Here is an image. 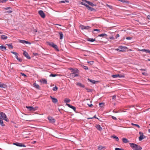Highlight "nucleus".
I'll return each instance as SVG.
<instances>
[{"mask_svg": "<svg viewBox=\"0 0 150 150\" xmlns=\"http://www.w3.org/2000/svg\"><path fill=\"white\" fill-rule=\"evenodd\" d=\"M139 134L140 135V136H142V134H143V132H139Z\"/></svg>", "mask_w": 150, "mask_h": 150, "instance_id": "obj_63", "label": "nucleus"}, {"mask_svg": "<svg viewBox=\"0 0 150 150\" xmlns=\"http://www.w3.org/2000/svg\"><path fill=\"white\" fill-rule=\"evenodd\" d=\"M21 75L23 76H24V77H26L27 76L25 74H24L23 73H21Z\"/></svg>", "mask_w": 150, "mask_h": 150, "instance_id": "obj_59", "label": "nucleus"}, {"mask_svg": "<svg viewBox=\"0 0 150 150\" xmlns=\"http://www.w3.org/2000/svg\"><path fill=\"white\" fill-rule=\"evenodd\" d=\"M70 101V100L67 98H65L64 100V102L66 103H69Z\"/></svg>", "mask_w": 150, "mask_h": 150, "instance_id": "obj_27", "label": "nucleus"}, {"mask_svg": "<svg viewBox=\"0 0 150 150\" xmlns=\"http://www.w3.org/2000/svg\"><path fill=\"white\" fill-rule=\"evenodd\" d=\"M0 117L4 120L6 121H8V120L7 119L6 114L2 112H0Z\"/></svg>", "mask_w": 150, "mask_h": 150, "instance_id": "obj_3", "label": "nucleus"}, {"mask_svg": "<svg viewBox=\"0 0 150 150\" xmlns=\"http://www.w3.org/2000/svg\"><path fill=\"white\" fill-rule=\"evenodd\" d=\"M119 1H120L121 2H123V3H128L129 2L127 1H126L125 0H118Z\"/></svg>", "mask_w": 150, "mask_h": 150, "instance_id": "obj_40", "label": "nucleus"}, {"mask_svg": "<svg viewBox=\"0 0 150 150\" xmlns=\"http://www.w3.org/2000/svg\"><path fill=\"white\" fill-rule=\"evenodd\" d=\"M93 118H96L98 120H99V119H98V118L97 117H96V115H95L93 117H89L87 118L88 119H92Z\"/></svg>", "mask_w": 150, "mask_h": 150, "instance_id": "obj_33", "label": "nucleus"}, {"mask_svg": "<svg viewBox=\"0 0 150 150\" xmlns=\"http://www.w3.org/2000/svg\"><path fill=\"white\" fill-rule=\"evenodd\" d=\"M23 54L28 59H31L30 57L29 56L27 52H26V51H24Z\"/></svg>", "mask_w": 150, "mask_h": 150, "instance_id": "obj_12", "label": "nucleus"}, {"mask_svg": "<svg viewBox=\"0 0 150 150\" xmlns=\"http://www.w3.org/2000/svg\"><path fill=\"white\" fill-rule=\"evenodd\" d=\"M111 40H114L115 39V38L113 36L110 37L109 38Z\"/></svg>", "mask_w": 150, "mask_h": 150, "instance_id": "obj_55", "label": "nucleus"}, {"mask_svg": "<svg viewBox=\"0 0 150 150\" xmlns=\"http://www.w3.org/2000/svg\"><path fill=\"white\" fill-rule=\"evenodd\" d=\"M147 50L145 49H143L142 50H139V51H141L143 52H144L146 53H147Z\"/></svg>", "mask_w": 150, "mask_h": 150, "instance_id": "obj_42", "label": "nucleus"}, {"mask_svg": "<svg viewBox=\"0 0 150 150\" xmlns=\"http://www.w3.org/2000/svg\"><path fill=\"white\" fill-rule=\"evenodd\" d=\"M6 86L5 84L0 83V87L1 88H5Z\"/></svg>", "mask_w": 150, "mask_h": 150, "instance_id": "obj_29", "label": "nucleus"}, {"mask_svg": "<svg viewBox=\"0 0 150 150\" xmlns=\"http://www.w3.org/2000/svg\"><path fill=\"white\" fill-rule=\"evenodd\" d=\"M98 36L99 37H107V35L105 33H102V34L99 35H98Z\"/></svg>", "mask_w": 150, "mask_h": 150, "instance_id": "obj_30", "label": "nucleus"}, {"mask_svg": "<svg viewBox=\"0 0 150 150\" xmlns=\"http://www.w3.org/2000/svg\"><path fill=\"white\" fill-rule=\"evenodd\" d=\"M76 85L77 86L82 88H84L85 86L84 85L82 84L81 83L77 82L76 83Z\"/></svg>", "mask_w": 150, "mask_h": 150, "instance_id": "obj_17", "label": "nucleus"}, {"mask_svg": "<svg viewBox=\"0 0 150 150\" xmlns=\"http://www.w3.org/2000/svg\"><path fill=\"white\" fill-rule=\"evenodd\" d=\"M93 31H99V32L100 31V30L98 29H94Z\"/></svg>", "mask_w": 150, "mask_h": 150, "instance_id": "obj_56", "label": "nucleus"}, {"mask_svg": "<svg viewBox=\"0 0 150 150\" xmlns=\"http://www.w3.org/2000/svg\"><path fill=\"white\" fill-rule=\"evenodd\" d=\"M84 88L88 92H90L92 91L93 89L88 88L86 87H85Z\"/></svg>", "mask_w": 150, "mask_h": 150, "instance_id": "obj_31", "label": "nucleus"}, {"mask_svg": "<svg viewBox=\"0 0 150 150\" xmlns=\"http://www.w3.org/2000/svg\"><path fill=\"white\" fill-rule=\"evenodd\" d=\"M59 34L60 36V39H62L63 38V34L61 32H59Z\"/></svg>", "mask_w": 150, "mask_h": 150, "instance_id": "obj_32", "label": "nucleus"}, {"mask_svg": "<svg viewBox=\"0 0 150 150\" xmlns=\"http://www.w3.org/2000/svg\"><path fill=\"white\" fill-rule=\"evenodd\" d=\"M26 108L27 109H28L29 110L31 111H35L38 108V107H35V108H33L32 106H26Z\"/></svg>", "mask_w": 150, "mask_h": 150, "instance_id": "obj_8", "label": "nucleus"}, {"mask_svg": "<svg viewBox=\"0 0 150 150\" xmlns=\"http://www.w3.org/2000/svg\"><path fill=\"white\" fill-rule=\"evenodd\" d=\"M88 63L92 65L94 63V61H88Z\"/></svg>", "mask_w": 150, "mask_h": 150, "instance_id": "obj_45", "label": "nucleus"}, {"mask_svg": "<svg viewBox=\"0 0 150 150\" xmlns=\"http://www.w3.org/2000/svg\"><path fill=\"white\" fill-rule=\"evenodd\" d=\"M106 6L107 7H108L110 8L111 9H112V6H111L109 5L108 4L106 5Z\"/></svg>", "mask_w": 150, "mask_h": 150, "instance_id": "obj_46", "label": "nucleus"}, {"mask_svg": "<svg viewBox=\"0 0 150 150\" xmlns=\"http://www.w3.org/2000/svg\"><path fill=\"white\" fill-rule=\"evenodd\" d=\"M82 67L85 70L88 69V67L87 66L82 65Z\"/></svg>", "mask_w": 150, "mask_h": 150, "instance_id": "obj_44", "label": "nucleus"}, {"mask_svg": "<svg viewBox=\"0 0 150 150\" xmlns=\"http://www.w3.org/2000/svg\"><path fill=\"white\" fill-rule=\"evenodd\" d=\"M147 18L148 19H150V15L147 16Z\"/></svg>", "mask_w": 150, "mask_h": 150, "instance_id": "obj_64", "label": "nucleus"}, {"mask_svg": "<svg viewBox=\"0 0 150 150\" xmlns=\"http://www.w3.org/2000/svg\"><path fill=\"white\" fill-rule=\"evenodd\" d=\"M115 150H125L122 148H116L115 149Z\"/></svg>", "mask_w": 150, "mask_h": 150, "instance_id": "obj_47", "label": "nucleus"}, {"mask_svg": "<svg viewBox=\"0 0 150 150\" xmlns=\"http://www.w3.org/2000/svg\"><path fill=\"white\" fill-rule=\"evenodd\" d=\"M48 44L50 46H51L53 48H54L57 51H59V50L57 45L52 42H48Z\"/></svg>", "mask_w": 150, "mask_h": 150, "instance_id": "obj_4", "label": "nucleus"}, {"mask_svg": "<svg viewBox=\"0 0 150 150\" xmlns=\"http://www.w3.org/2000/svg\"><path fill=\"white\" fill-rule=\"evenodd\" d=\"M71 71V73L70 74V76L72 78L77 77L79 76V71L77 68L70 67L68 69Z\"/></svg>", "mask_w": 150, "mask_h": 150, "instance_id": "obj_1", "label": "nucleus"}, {"mask_svg": "<svg viewBox=\"0 0 150 150\" xmlns=\"http://www.w3.org/2000/svg\"><path fill=\"white\" fill-rule=\"evenodd\" d=\"M57 89L58 88L56 86L53 87L52 88V90L54 91H57Z\"/></svg>", "mask_w": 150, "mask_h": 150, "instance_id": "obj_38", "label": "nucleus"}, {"mask_svg": "<svg viewBox=\"0 0 150 150\" xmlns=\"http://www.w3.org/2000/svg\"><path fill=\"white\" fill-rule=\"evenodd\" d=\"M112 118L114 120H116L117 119V118L116 117H114L113 116H112Z\"/></svg>", "mask_w": 150, "mask_h": 150, "instance_id": "obj_57", "label": "nucleus"}, {"mask_svg": "<svg viewBox=\"0 0 150 150\" xmlns=\"http://www.w3.org/2000/svg\"><path fill=\"white\" fill-rule=\"evenodd\" d=\"M0 49L1 50L3 51L4 50H6V47L5 46H4L3 45H1L0 46Z\"/></svg>", "mask_w": 150, "mask_h": 150, "instance_id": "obj_26", "label": "nucleus"}, {"mask_svg": "<svg viewBox=\"0 0 150 150\" xmlns=\"http://www.w3.org/2000/svg\"><path fill=\"white\" fill-rule=\"evenodd\" d=\"M17 59L20 62H21L22 61V59L19 58Z\"/></svg>", "mask_w": 150, "mask_h": 150, "instance_id": "obj_58", "label": "nucleus"}, {"mask_svg": "<svg viewBox=\"0 0 150 150\" xmlns=\"http://www.w3.org/2000/svg\"><path fill=\"white\" fill-rule=\"evenodd\" d=\"M38 13L40 16L43 18H44L45 17V15L43 11L42 10H40L38 11Z\"/></svg>", "mask_w": 150, "mask_h": 150, "instance_id": "obj_9", "label": "nucleus"}, {"mask_svg": "<svg viewBox=\"0 0 150 150\" xmlns=\"http://www.w3.org/2000/svg\"><path fill=\"white\" fill-rule=\"evenodd\" d=\"M103 147L101 146H98V149L99 150H102L103 148Z\"/></svg>", "mask_w": 150, "mask_h": 150, "instance_id": "obj_43", "label": "nucleus"}, {"mask_svg": "<svg viewBox=\"0 0 150 150\" xmlns=\"http://www.w3.org/2000/svg\"><path fill=\"white\" fill-rule=\"evenodd\" d=\"M47 119L50 123L54 124L55 122V119L51 116H49L47 117Z\"/></svg>", "mask_w": 150, "mask_h": 150, "instance_id": "obj_5", "label": "nucleus"}, {"mask_svg": "<svg viewBox=\"0 0 150 150\" xmlns=\"http://www.w3.org/2000/svg\"><path fill=\"white\" fill-rule=\"evenodd\" d=\"M111 137L113 138L114 139H116V141L117 142H118L119 140V139L115 135H113Z\"/></svg>", "mask_w": 150, "mask_h": 150, "instance_id": "obj_23", "label": "nucleus"}, {"mask_svg": "<svg viewBox=\"0 0 150 150\" xmlns=\"http://www.w3.org/2000/svg\"><path fill=\"white\" fill-rule=\"evenodd\" d=\"M6 45L8 46V47L9 48H11V49L13 48V47L12 45V44H7Z\"/></svg>", "mask_w": 150, "mask_h": 150, "instance_id": "obj_35", "label": "nucleus"}, {"mask_svg": "<svg viewBox=\"0 0 150 150\" xmlns=\"http://www.w3.org/2000/svg\"><path fill=\"white\" fill-rule=\"evenodd\" d=\"M116 96L115 95H114L113 96H112V98L113 99H115L116 98Z\"/></svg>", "mask_w": 150, "mask_h": 150, "instance_id": "obj_61", "label": "nucleus"}, {"mask_svg": "<svg viewBox=\"0 0 150 150\" xmlns=\"http://www.w3.org/2000/svg\"><path fill=\"white\" fill-rule=\"evenodd\" d=\"M88 106H89V107H92V106H93V105L92 104H91L90 105H89V104H88Z\"/></svg>", "mask_w": 150, "mask_h": 150, "instance_id": "obj_62", "label": "nucleus"}, {"mask_svg": "<svg viewBox=\"0 0 150 150\" xmlns=\"http://www.w3.org/2000/svg\"><path fill=\"white\" fill-rule=\"evenodd\" d=\"M88 79L89 81H90V82H91L93 84L96 83V82H98V81H95L93 80H91L89 79Z\"/></svg>", "mask_w": 150, "mask_h": 150, "instance_id": "obj_28", "label": "nucleus"}, {"mask_svg": "<svg viewBox=\"0 0 150 150\" xmlns=\"http://www.w3.org/2000/svg\"><path fill=\"white\" fill-rule=\"evenodd\" d=\"M67 106L69 108H71L73 109V110L74 111H75L76 110V108L75 107H74V106H73L71 105H70L69 104H67Z\"/></svg>", "mask_w": 150, "mask_h": 150, "instance_id": "obj_18", "label": "nucleus"}, {"mask_svg": "<svg viewBox=\"0 0 150 150\" xmlns=\"http://www.w3.org/2000/svg\"><path fill=\"white\" fill-rule=\"evenodd\" d=\"M12 12H13L11 10H9V11H6L5 12V13H11Z\"/></svg>", "mask_w": 150, "mask_h": 150, "instance_id": "obj_48", "label": "nucleus"}, {"mask_svg": "<svg viewBox=\"0 0 150 150\" xmlns=\"http://www.w3.org/2000/svg\"><path fill=\"white\" fill-rule=\"evenodd\" d=\"M13 144L16 145L17 146H23V147H25L26 146H25V145L23 144H22L21 143H14Z\"/></svg>", "mask_w": 150, "mask_h": 150, "instance_id": "obj_13", "label": "nucleus"}, {"mask_svg": "<svg viewBox=\"0 0 150 150\" xmlns=\"http://www.w3.org/2000/svg\"><path fill=\"white\" fill-rule=\"evenodd\" d=\"M113 78H117L118 77L119 78L124 77L125 76L124 75H120L119 74L113 75L112 76Z\"/></svg>", "mask_w": 150, "mask_h": 150, "instance_id": "obj_10", "label": "nucleus"}, {"mask_svg": "<svg viewBox=\"0 0 150 150\" xmlns=\"http://www.w3.org/2000/svg\"><path fill=\"white\" fill-rule=\"evenodd\" d=\"M90 10L91 11H96V9L94 8H93L92 7H91V8L90 9Z\"/></svg>", "mask_w": 150, "mask_h": 150, "instance_id": "obj_51", "label": "nucleus"}, {"mask_svg": "<svg viewBox=\"0 0 150 150\" xmlns=\"http://www.w3.org/2000/svg\"><path fill=\"white\" fill-rule=\"evenodd\" d=\"M80 4H81L82 5H84V6H85L87 8V9L88 10H90L91 7H90V6H89L87 4H86L83 3V2H80Z\"/></svg>", "mask_w": 150, "mask_h": 150, "instance_id": "obj_15", "label": "nucleus"}, {"mask_svg": "<svg viewBox=\"0 0 150 150\" xmlns=\"http://www.w3.org/2000/svg\"><path fill=\"white\" fill-rule=\"evenodd\" d=\"M96 128L99 131H101L102 130V128L100 127V126L99 125H96Z\"/></svg>", "mask_w": 150, "mask_h": 150, "instance_id": "obj_21", "label": "nucleus"}, {"mask_svg": "<svg viewBox=\"0 0 150 150\" xmlns=\"http://www.w3.org/2000/svg\"><path fill=\"white\" fill-rule=\"evenodd\" d=\"M131 125H132L138 127V128H139L140 127L137 124H134L133 123H132Z\"/></svg>", "mask_w": 150, "mask_h": 150, "instance_id": "obj_37", "label": "nucleus"}, {"mask_svg": "<svg viewBox=\"0 0 150 150\" xmlns=\"http://www.w3.org/2000/svg\"><path fill=\"white\" fill-rule=\"evenodd\" d=\"M25 43H26V44H31V43L28 41H25Z\"/></svg>", "mask_w": 150, "mask_h": 150, "instance_id": "obj_52", "label": "nucleus"}, {"mask_svg": "<svg viewBox=\"0 0 150 150\" xmlns=\"http://www.w3.org/2000/svg\"><path fill=\"white\" fill-rule=\"evenodd\" d=\"M132 39V38L131 37H127L126 38V39L127 40H131Z\"/></svg>", "mask_w": 150, "mask_h": 150, "instance_id": "obj_53", "label": "nucleus"}, {"mask_svg": "<svg viewBox=\"0 0 150 150\" xmlns=\"http://www.w3.org/2000/svg\"><path fill=\"white\" fill-rule=\"evenodd\" d=\"M25 40H20V42L22 43H25Z\"/></svg>", "mask_w": 150, "mask_h": 150, "instance_id": "obj_54", "label": "nucleus"}, {"mask_svg": "<svg viewBox=\"0 0 150 150\" xmlns=\"http://www.w3.org/2000/svg\"><path fill=\"white\" fill-rule=\"evenodd\" d=\"M82 1H85V2H86V3H87L89 5L92 6H96V4H93L92 3L89 1H88L86 0H82Z\"/></svg>", "mask_w": 150, "mask_h": 150, "instance_id": "obj_11", "label": "nucleus"}, {"mask_svg": "<svg viewBox=\"0 0 150 150\" xmlns=\"http://www.w3.org/2000/svg\"><path fill=\"white\" fill-rule=\"evenodd\" d=\"M40 82L41 83H43L44 84H47V80L44 79H42L40 80Z\"/></svg>", "mask_w": 150, "mask_h": 150, "instance_id": "obj_16", "label": "nucleus"}, {"mask_svg": "<svg viewBox=\"0 0 150 150\" xmlns=\"http://www.w3.org/2000/svg\"><path fill=\"white\" fill-rule=\"evenodd\" d=\"M0 125L2 126H5L4 124L3 123V122L2 120H0Z\"/></svg>", "mask_w": 150, "mask_h": 150, "instance_id": "obj_34", "label": "nucleus"}, {"mask_svg": "<svg viewBox=\"0 0 150 150\" xmlns=\"http://www.w3.org/2000/svg\"><path fill=\"white\" fill-rule=\"evenodd\" d=\"M8 37L5 35H2L1 36V38L3 40H6Z\"/></svg>", "mask_w": 150, "mask_h": 150, "instance_id": "obj_24", "label": "nucleus"}, {"mask_svg": "<svg viewBox=\"0 0 150 150\" xmlns=\"http://www.w3.org/2000/svg\"><path fill=\"white\" fill-rule=\"evenodd\" d=\"M146 138V136L144 134H142V136H140L139 137V141H142L143 139Z\"/></svg>", "mask_w": 150, "mask_h": 150, "instance_id": "obj_20", "label": "nucleus"}, {"mask_svg": "<svg viewBox=\"0 0 150 150\" xmlns=\"http://www.w3.org/2000/svg\"><path fill=\"white\" fill-rule=\"evenodd\" d=\"M122 141L124 143H127L129 142V141L128 139L125 138H123L122 139Z\"/></svg>", "mask_w": 150, "mask_h": 150, "instance_id": "obj_22", "label": "nucleus"}, {"mask_svg": "<svg viewBox=\"0 0 150 150\" xmlns=\"http://www.w3.org/2000/svg\"><path fill=\"white\" fill-rule=\"evenodd\" d=\"M11 52L12 53V54H15V55H18V53H17V52H13V51H11Z\"/></svg>", "mask_w": 150, "mask_h": 150, "instance_id": "obj_49", "label": "nucleus"}, {"mask_svg": "<svg viewBox=\"0 0 150 150\" xmlns=\"http://www.w3.org/2000/svg\"><path fill=\"white\" fill-rule=\"evenodd\" d=\"M99 105L100 107H103L104 106V103H99Z\"/></svg>", "mask_w": 150, "mask_h": 150, "instance_id": "obj_36", "label": "nucleus"}, {"mask_svg": "<svg viewBox=\"0 0 150 150\" xmlns=\"http://www.w3.org/2000/svg\"><path fill=\"white\" fill-rule=\"evenodd\" d=\"M33 85L34 87L40 90V87L38 84H36L35 83H33Z\"/></svg>", "mask_w": 150, "mask_h": 150, "instance_id": "obj_19", "label": "nucleus"}, {"mask_svg": "<svg viewBox=\"0 0 150 150\" xmlns=\"http://www.w3.org/2000/svg\"><path fill=\"white\" fill-rule=\"evenodd\" d=\"M130 146L134 150H141L142 148L139 146L133 143L129 144Z\"/></svg>", "mask_w": 150, "mask_h": 150, "instance_id": "obj_2", "label": "nucleus"}, {"mask_svg": "<svg viewBox=\"0 0 150 150\" xmlns=\"http://www.w3.org/2000/svg\"><path fill=\"white\" fill-rule=\"evenodd\" d=\"M66 2L68 3L69 1L67 0H64L60 1V3H65Z\"/></svg>", "mask_w": 150, "mask_h": 150, "instance_id": "obj_39", "label": "nucleus"}, {"mask_svg": "<svg viewBox=\"0 0 150 150\" xmlns=\"http://www.w3.org/2000/svg\"><path fill=\"white\" fill-rule=\"evenodd\" d=\"M50 98L52 100V101L54 103H56L58 102V100L56 98L53 97L52 96H50Z\"/></svg>", "mask_w": 150, "mask_h": 150, "instance_id": "obj_14", "label": "nucleus"}, {"mask_svg": "<svg viewBox=\"0 0 150 150\" xmlns=\"http://www.w3.org/2000/svg\"><path fill=\"white\" fill-rule=\"evenodd\" d=\"M87 40L89 42H93L95 41L96 40L95 39H93V38H88L87 39Z\"/></svg>", "mask_w": 150, "mask_h": 150, "instance_id": "obj_25", "label": "nucleus"}, {"mask_svg": "<svg viewBox=\"0 0 150 150\" xmlns=\"http://www.w3.org/2000/svg\"><path fill=\"white\" fill-rule=\"evenodd\" d=\"M128 48L126 47L119 46V48L117 49V50H119L120 51L123 52L127 49Z\"/></svg>", "mask_w": 150, "mask_h": 150, "instance_id": "obj_7", "label": "nucleus"}, {"mask_svg": "<svg viewBox=\"0 0 150 150\" xmlns=\"http://www.w3.org/2000/svg\"><path fill=\"white\" fill-rule=\"evenodd\" d=\"M120 36V35L119 34H117L115 36V39H117L118 37H119Z\"/></svg>", "mask_w": 150, "mask_h": 150, "instance_id": "obj_60", "label": "nucleus"}, {"mask_svg": "<svg viewBox=\"0 0 150 150\" xmlns=\"http://www.w3.org/2000/svg\"><path fill=\"white\" fill-rule=\"evenodd\" d=\"M57 74H51L50 75V76H52L53 77H54L56 76H57Z\"/></svg>", "mask_w": 150, "mask_h": 150, "instance_id": "obj_41", "label": "nucleus"}, {"mask_svg": "<svg viewBox=\"0 0 150 150\" xmlns=\"http://www.w3.org/2000/svg\"><path fill=\"white\" fill-rule=\"evenodd\" d=\"M4 9L6 10H7L9 9H11V8L10 7H8L6 8H4Z\"/></svg>", "mask_w": 150, "mask_h": 150, "instance_id": "obj_50", "label": "nucleus"}, {"mask_svg": "<svg viewBox=\"0 0 150 150\" xmlns=\"http://www.w3.org/2000/svg\"><path fill=\"white\" fill-rule=\"evenodd\" d=\"M79 27L81 28V29L82 30H88L91 27L89 26H85L84 25H80Z\"/></svg>", "mask_w": 150, "mask_h": 150, "instance_id": "obj_6", "label": "nucleus"}]
</instances>
